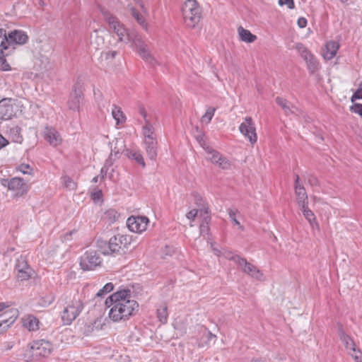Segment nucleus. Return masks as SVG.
Masks as SVG:
<instances>
[{"label":"nucleus","mask_w":362,"mask_h":362,"mask_svg":"<svg viewBox=\"0 0 362 362\" xmlns=\"http://www.w3.org/2000/svg\"><path fill=\"white\" fill-rule=\"evenodd\" d=\"M145 150L148 157L151 160H156L157 157L158 141L157 139L144 141Z\"/></svg>","instance_id":"obj_20"},{"label":"nucleus","mask_w":362,"mask_h":362,"mask_svg":"<svg viewBox=\"0 0 362 362\" xmlns=\"http://www.w3.org/2000/svg\"><path fill=\"white\" fill-rule=\"evenodd\" d=\"M8 144V141L1 134H0V149L6 146Z\"/></svg>","instance_id":"obj_57"},{"label":"nucleus","mask_w":362,"mask_h":362,"mask_svg":"<svg viewBox=\"0 0 362 362\" xmlns=\"http://www.w3.org/2000/svg\"><path fill=\"white\" fill-rule=\"evenodd\" d=\"M197 214H198V209L191 210L190 211H189L187 214V218L188 219H192L193 220L197 216Z\"/></svg>","instance_id":"obj_53"},{"label":"nucleus","mask_w":362,"mask_h":362,"mask_svg":"<svg viewBox=\"0 0 362 362\" xmlns=\"http://www.w3.org/2000/svg\"><path fill=\"white\" fill-rule=\"evenodd\" d=\"M11 50H5V52L0 53V69L2 71H7L10 69V66L7 62L5 57L8 56L11 54Z\"/></svg>","instance_id":"obj_33"},{"label":"nucleus","mask_w":362,"mask_h":362,"mask_svg":"<svg viewBox=\"0 0 362 362\" xmlns=\"http://www.w3.org/2000/svg\"><path fill=\"white\" fill-rule=\"evenodd\" d=\"M203 338L206 339V343H209L212 340H215L216 335L211 334L209 331L205 329L204 334H203Z\"/></svg>","instance_id":"obj_49"},{"label":"nucleus","mask_w":362,"mask_h":362,"mask_svg":"<svg viewBox=\"0 0 362 362\" xmlns=\"http://www.w3.org/2000/svg\"><path fill=\"white\" fill-rule=\"evenodd\" d=\"M338 334L341 341L344 343L346 349H349L353 351H356V348L353 339L347 334H346L341 324L338 325Z\"/></svg>","instance_id":"obj_18"},{"label":"nucleus","mask_w":362,"mask_h":362,"mask_svg":"<svg viewBox=\"0 0 362 362\" xmlns=\"http://www.w3.org/2000/svg\"><path fill=\"white\" fill-rule=\"evenodd\" d=\"M236 211L230 209H228V215L231 220L233 221L235 225L239 226L241 230H243V226H242L240 222L235 218Z\"/></svg>","instance_id":"obj_47"},{"label":"nucleus","mask_w":362,"mask_h":362,"mask_svg":"<svg viewBox=\"0 0 362 362\" xmlns=\"http://www.w3.org/2000/svg\"><path fill=\"white\" fill-rule=\"evenodd\" d=\"M238 33L240 40L251 43L253 42L256 39V35H253L250 30L245 29L242 26L238 28Z\"/></svg>","instance_id":"obj_24"},{"label":"nucleus","mask_w":362,"mask_h":362,"mask_svg":"<svg viewBox=\"0 0 362 362\" xmlns=\"http://www.w3.org/2000/svg\"><path fill=\"white\" fill-rule=\"evenodd\" d=\"M295 194L297 197V202H300V201H307L308 199V195L305 191V187H298L295 189Z\"/></svg>","instance_id":"obj_39"},{"label":"nucleus","mask_w":362,"mask_h":362,"mask_svg":"<svg viewBox=\"0 0 362 362\" xmlns=\"http://www.w3.org/2000/svg\"><path fill=\"white\" fill-rule=\"evenodd\" d=\"M279 4L280 6L286 5L289 9H293L295 6L293 0H279Z\"/></svg>","instance_id":"obj_48"},{"label":"nucleus","mask_w":362,"mask_h":362,"mask_svg":"<svg viewBox=\"0 0 362 362\" xmlns=\"http://www.w3.org/2000/svg\"><path fill=\"white\" fill-rule=\"evenodd\" d=\"M124 147L125 146L123 140L116 139L115 147L111 150V156L114 154L115 156H117V155L120 153L121 151L125 152Z\"/></svg>","instance_id":"obj_36"},{"label":"nucleus","mask_w":362,"mask_h":362,"mask_svg":"<svg viewBox=\"0 0 362 362\" xmlns=\"http://www.w3.org/2000/svg\"><path fill=\"white\" fill-rule=\"evenodd\" d=\"M195 200H196V203L197 204L200 206H202V208H200L199 210H198V212L199 211L200 213V215H204L205 216H209V208L208 207H206L204 206V204H202L201 203H199V202H203L202 200V198L199 196H196L195 197Z\"/></svg>","instance_id":"obj_40"},{"label":"nucleus","mask_w":362,"mask_h":362,"mask_svg":"<svg viewBox=\"0 0 362 362\" xmlns=\"http://www.w3.org/2000/svg\"><path fill=\"white\" fill-rule=\"evenodd\" d=\"M139 113L143 116L145 122H146L148 120L146 119V112L144 107L141 106L139 107Z\"/></svg>","instance_id":"obj_62"},{"label":"nucleus","mask_w":362,"mask_h":362,"mask_svg":"<svg viewBox=\"0 0 362 362\" xmlns=\"http://www.w3.org/2000/svg\"><path fill=\"white\" fill-rule=\"evenodd\" d=\"M111 156H112L110 155V156L105 160V164L103 165L105 168L107 169H109V168L112 166L113 163Z\"/></svg>","instance_id":"obj_60"},{"label":"nucleus","mask_w":362,"mask_h":362,"mask_svg":"<svg viewBox=\"0 0 362 362\" xmlns=\"http://www.w3.org/2000/svg\"><path fill=\"white\" fill-rule=\"evenodd\" d=\"M308 182L312 186H317L319 185V181L315 176L310 175L308 180Z\"/></svg>","instance_id":"obj_54"},{"label":"nucleus","mask_w":362,"mask_h":362,"mask_svg":"<svg viewBox=\"0 0 362 362\" xmlns=\"http://www.w3.org/2000/svg\"><path fill=\"white\" fill-rule=\"evenodd\" d=\"M117 54V51H108V52L103 53V55L105 56V59H114Z\"/></svg>","instance_id":"obj_52"},{"label":"nucleus","mask_w":362,"mask_h":362,"mask_svg":"<svg viewBox=\"0 0 362 362\" xmlns=\"http://www.w3.org/2000/svg\"><path fill=\"white\" fill-rule=\"evenodd\" d=\"M9 49H13L15 45H24L28 40V35L23 30H14L8 33Z\"/></svg>","instance_id":"obj_15"},{"label":"nucleus","mask_w":362,"mask_h":362,"mask_svg":"<svg viewBox=\"0 0 362 362\" xmlns=\"http://www.w3.org/2000/svg\"><path fill=\"white\" fill-rule=\"evenodd\" d=\"M11 313L12 315L8 318L3 319L4 316H0V334L13 325L18 316V310H12Z\"/></svg>","instance_id":"obj_21"},{"label":"nucleus","mask_w":362,"mask_h":362,"mask_svg":"<svg viewBox=\"0 0 362 362\" xmlns=\"http://www.w3.org/2000/svg\"><path fill=\"white\" fill-rule=\"evenodd\" d=\"M358 354H359V356H356L354 354H351V356L354 357L356 362H362V352L360 351V349H356Z\"/></svg>","instance_id":"obj_59"},{"label":"nucleus","mask_w":362,"mask_h":362,"mask_svg":"<svg viewBox=\"0 0 362 362\" xmlns=\"http://www.w3.org/2000/svg\"><path fill=\"white\" fill-rule=\"evenodd\" d=\"M105 17L110 29L117 35L118 40L124 43L129 42L132 39V34L127 31L117 18L110 13H105Z\"/></svg>","instance_id":"obj_5"},{"label":"nucleus","mask_w":362,"mask_h":362,"mask_svg":"<svg viewBox=\"0 0 362 362\" xmlns=\"http://www.w3.org/2000/svg\"><path fill=\"white\" fill-rule=\"evenodd\" d=\"M102 259L97 251L87 250L80 258V267L84 271L95 269L100 266Z\"/></svg>","instance_id":"obj_6"},{"label":"nucleus","mask_w":362,"mask_h":362,"mask_svg":"<svg viewBox=\"0 0 362 362\" xmlns=\"http://www.w3.org/2000/svg\"><path fill=\"white\" fill-rule=\"evenodd\" d=\"M210 216H204V221L199 226L200 235L204 236L209 233V222L210 221Z\"/></svg>","instance_id":"obj_37"},{"label":"nucleus","mask_w":362,"mask_h":362,"mask_svg":"<svg viewBox=\"0 0 362 362\" xmlns=\"http://www.w3.org/2000/svg\"><path fill=\"white\" fill-rule=\"evenodd\" d=\"M16 169L22 173L28 175H31L33 172V168H31L30 165L25 163L19 165Z\"/></svg>","instance_id":"obj_46"},{"label":"nucleus","mask_w":362,"mask_h":362,"mask_svg":"<svg viewBox=\"0 0 362 362\" xmlns=\"http://www.w3.org/2000/svg\"><path fill=\"white\" fill-rule=\"evenodd\" d=\"M294 187H295V189H296L298 187H303V186L300 184V180H295Z\"/></svg>","instance_id":"obj_64"},{"label":"nucleus","mask_w":362,"mask_h":362,"mask_svg":"<svg viewBox=\"0 0 362 362\" xmlns=\"http://www.w3.org/2000/svg\"><path fill=\"white\" fill-rule=\"evenodd\" d=\"M148 222L146 216H131L127 221V226L131 231L141 233L146 229Z\"/></svg>","instance_id":"obj_13"},{"label":"nucleus","mask_w":362,"mask_h":362,"mask_svg":"<svg viewBox=\"0 0 362 362\" xmlns=\"http://www.w3.org/2000/svg\"><path fill=\"white\" fill-rule=\"evenodd\" d=\"M1 183L7 187L9 190L13 191L15 196L19 197L25 194L28 190V187L23 178L13 177L11 179H3Z\"/></svg>","instance_id":"obj_8"},{"label":"nucleus","mask_w":362,"mask_h":362,"mask_svg":"<svg viewBox=\"0 0 362 362\" xmlns=\"http://www.w3.org/2000/svg\"><path fill=\"white\" fill-rule=\"evenodd\" d=\"M12 310H18L17 309H9L8 310L4 311L3 313H1L0 315V316H4V319L8 318L12 315V313H11Z\"/></svg>","instance_id":"obj_58"},{"label":"nucleus","mask_w":362,"mask_h":362,"mask_svg":"<svg viewBox=\"0 0 362 362\" xmlns=\"http://www.w3.org/2000/svg\"><path fill=\"white\" fill-rule=\"evenodd\" d=\"M230 260L234 261L239 267H241L243 272L250 275L251 277L262 279L263 274L253 264L248 262L245 259L242 258L239 256H233L229 257Z\"/></svg>","instance_id":"obj_9"},{"label":"nucleus","mask_w":362,"mask_h":362,"mask_svg":"<svg viewBox=\"0 0 362 362\" xmlns=\"http://www.w3.org/2000/svg\"><path fill=\"white\" fill-rule=\"evenodd\" d=\"M275 100L276 103L282 107V109L284 110L286 115L293 112V111L291 109L292 107L290 106L289 102L287 101L286 99L277 97L276 98Z\"/></svg>","instance_id":"obj_32"},{"label":"nucleus","mask_w":362,"mask_h":362,"mask_svg":"<svg viewBox=\"0 0 362 362\" xmlns=\"http://www.w3.org/2000/svg\"><path fill=\"white\" fill-rule=\"evenodd\" d=\"M15 100L5 98L0 100V120H8L16 115Z\"/></svg>","instance_id":"obj_11"},{"label":"nucleus","mask_w":362,"mask_h":362,"mask_svg":"<svg viewBox=\"0 0 362 362\" xmlns=\"http://www.w3.org/2000/svg\"><path fill=\"white\" fill-rule=\"evenodd\" d=\"M138 52L140 57L145 60L146 62L154 65L156 63V60L152 57L150 51L148 49L147 45L145 44L144 45H141V47L138 48Z\"/></svg>","instance_id":"obj_25"},{"label":"nucleus","mask_w":362,"mask_h":362,"mask_svg":"<svg viewBox=\"0 0 362 362\" xmlns=\"http://www.w3.org/2000/svg\"><path fill=\"white\" fill-rule=\"evenodd\" d=\"M112 115L115 119L117 124H122L126 120V117L124 116L123 112L121 110V108L115 105H113V108L112 110Z\"/></svg>","instance_id":"obj_30"},{"label":"nucleus","mask_w":362,"mask_h":362,"mask_svg":"<svg viewBox=\"0 0 362 362\" xmlns=\"http://www.w3.org/2000/svg\"><path fill=\"white\" fill-rule=\"evenodd\" d=\"M239 127L240 133L248 139L251 144L257 142V136L255 123L250 117H246Z\"/></svg>","instance_id":"obj_10"},{"label":"nucleus","mask_w":362,"mask_h":362,"mask_svg":"<svg viewBox=\"0 0 362 362\" xmlns=\"http://www.w3.org/2000/svg\"><path fill=\"white\" fill-rule=\"evenodd\" d=\"M9 137L13 142L21 144L23 140L21 128L18 126L12 127L9 131Z\"/></svg>","instance_id":"obj_28"},{"label":"nucleus","mask_w":362,"mask_h":362,"mask_svg":"<svg viewBox=\"0 0 362 362\" xmlns=\"http://www.w3.org/2000/svg\"><path fill=\"white\" fill-rule=\"evenodd\" d=\"M105 305L110 308L109 317L115 322L129 319L139 307L138 303L132 299L129 289H124L114 293L106 299Z\"/></svg>","instance_id":"obj_1"},{"label":"nucleus","mask_w":362,"mask_h":362,"mask_svg":"<svg viewBox=\"0 0 362 362\" xmlns=\"http://www.w3.org/2000/svg\"><path fill=\"white\" fill-rule=\"evenodd\" d=\"M63 182L64 187L69 190H74L76 188V184L69 176L63 177Z\"/></svg>","instance_id":"obj_42"},{"label":"nucleus","mask_w":362,"mask_h":362,"mask_svg":"<svg viewBox=\"0 0 362 362\" xmlns=\"http://www.w3.org/2000/svg\"><path fill=\"white\" fill-rule=\"evenodd\" d=\"M168 307L163 303L157 309V317L161 323L165 324L168 321Z\"/></svg>","instance_id":"obj_31"},{"label":"nucleus","mask_w":362,"mask_h":362,"mask_svg":"<svg viewBox=\"0 0 362 362\" xmlns=\"http://www.w3.org/2000/svg\"><path fill=\"white\" fill-rule=\"evenodd\" d=\"M108 169L103 166V168L100 170V176L101 179H104L107 173Z\"/></svg>","instance_id":"obj_61"},{"label":"nucleus","mask_w":362,"mask_h":362,"mask_svg":"<svg viewBox=\"0 0 362 362\" xmlns=\"http://www.w3.org/2000/svg\"><path fill=\"white\" fill-rule=\"evenodd\" d=\"M356 99H362V95H361V93L359 92L358 89L356 90V92L353 94V95L351 98V102H354Z\"/></svg>","instance_id":"obj_56"},{"label":"nucleus","mask_w":362,"mask_h":362,"mask_svg":"<svg viewBox=\"0 0 362 362\" xmlns=\"http://www.w3.org/2000/svg\"><path fill=\"white\" fill-rule=\"evenodd\" d=\"M303 216L308 220L312 228L316 226L317 228H319V225L316 221L315 216L311 210L305 211V213H303Z\"/></svg>","instance_id":"obj_35"},{"label":"nucleus","mask_w":362,"mask_h":362,"mask_svg":"<svg viewBox=\"0 0 362 362\" xmlns=\"http://www.w3.org/2000/svg\"><path fill=\"white\" fill-rule=\"evenodd\" d=\"M296 49L298 50L301 57L304 59H308L310 56L312 55V54L302 44H298L296 45Z\"/></svg>","instance_id":"obj_45"},{"label":"nucleus","mask_w":362,"mask_h":362,"mask_svg":"<svg viewBox=\"0 0 362 362\" xmlns=\"http://www.w3.org/2000/svg\"><path fill=\"white\" fill-rule=\"evenodd\" d=\"M131 243V238L126 235L117 234L112 237L108 242L98 240V246L104 249V255L117 254L122 255L126 252L128 245Z\"/></svg>","instance_id":"obj_2"},{"label":"nucleus","mask_w":362,"mask_h":362,"mask_svg":"<svg viewBox=\"0 0 362 362\" xmlns=\"http://www.w3.org/2000/svg\"><path fill=\"white\" fill-rule=\"evenodd\" d=\"M83 309V303L80 299L74 298L61 313L64 325H69L76 319Z\"/></svg>","instance_id":"obj_4"},{"label":"nucleus","mask_w":362,"mask_h":362,"mask_svg":"<svg viewBox=\"0 0 362 362\" xmlns=\"http://www.w3.org/2000/svg\"><path fill=\"white\" fill-rule=\"evenodd\" d=\"M23 326L29 331H36L39 329V320L33 315H27L22 319Z\"/></svg>","instance_id":"obj_19"},{"label":"nucleus","mask_w":362,"mask_h":362,"mask_svg":"<svg viewBox=\"0 0 362 362\" xmlns=\"http://www.w3.org/2000/svg\"><path fill=\"white\" fill-rule=\"evenodd\" d=\"M204 150L207 153L211 155V156L208 158L211 163L217 164L223 170H228L230 168V161L218 151L214 150L211 146L204 147Z\"/></svg>","instance_id":"obj_14"},{"label":"nucleus","mask_w":362,"mask_h":362,"mask_svg":"<svg viewBox=\"0 0 362 362\" xmlns=\"http://www.w3.org/2000/svg\"><path fill=\"white\" fill-rule=\"evenodd\" d=\"M132 34V39L130 42H132L134 45L138 49L141 47V45H144L145 43L141 40V37L134 33H130Z\"/></svg>","instance_id":"obj_44"},{"label":"nucleus","mask_w":362,"mask_h":362,"mask_svg":"<svg viewBox=\"0 0 362 362\" xmlns=\"http://www.w3.org/2000/svg\"><path fill=\"white\" fill-rule=\"evenodd\" d=\"M215 110L216 109L214 107H209L206 110L205 114L202 117L201 122L203 123L209 124L214 115Z\"/></svg>","instance_id":"obj_38"},{"label":"nucleus","mask_w":362,"mask_h":362,"mask_svg":"<svg viewBox=\"0 0 362 362\" xmlns=\"http://www.w3.org/2000/svg\"><path fill=\"white\" fill-rule=\"evenodd\" d=\"M90 44L95 49H103L105 45V40L99 31L95 30L90 35Z\"/></svg>","instance_id":"obj_23"},{"label":"nucleus","mask_w":362,"mask_h":362,"mask_svg":"<svg viewBox=\"0 0 362 362\" xmlns=\"http://www.w3.org/2000/svg\"><path fill=\"white\" fill-rule=\"evenodd\" d=\"M298 204L299 207L301 209L303 214L305 213V211L307 210H310L308 208V200L305 202L300 201V202H298Z\"/></svg>","instance_id":"obj_50"},{"label":"nucleus","mask_w":362,"mask_h":362,"mask_svg":"<svg viewBox=\"0 0 362 362\" xmlns=\"http://www.w3.org/2000/svg\"><path fill=\"white\" fill-rule=\"evenodd\" d=\"M17 270V277L21 281H25L30 279L33 274V269L30 267L28 262L23 258L18 259L16 264Z\"/></svg>","instance_id":"obj_16"},{"label":"nucleus","mask_w":362,"mask_h":362,"mask_svg":"<svg viewBox=\"0 0 362 362\" xmlns=\"http://www.w3.org/2000/svg\"><path fill=\"white\" fill-rule=\"evenodd\" d=\"M182 13L185 25L191 28H194L202 18L201 9L196 0H187L182 7Z\"/></svg>","instance_id":"obj_3"},{"label":"nucleus","mask_w":362,"mask_h":362,"mask_svg":"<svg viewBox=\"0 0 362 362\" xmlns=\"http://www.w3.org/2000/svg\"><path fill=\"white\" fill-rule=\"evenodd\" d=\"M9 49L8 34L6 30L0 29V53L5 52V50Z\"/></svg>","instance_id":"obj_29"},{"label":"nucleus","mask_w":362,"mask_h":362,"mask_svg":"<svg viewBox=\"0 0 362 362\" xmlns=\"http://www.w3.org/2000/svg\"><path fill=\"white\" fill-rule=\"evenodd\" d=\"M155 129L149 121H146V124L143 127V134L144 136V141L156 139L155 135Z\"/></svg>","instance_id":"obj_27"},{"label":"nucleus","mask_w":362,"mask_h":362,"mask_svg":"<svg viewBox=\"0 0 362 362\" xmlns=\"http://www.w3.org/2000/svg\"><path fill=\"white\" fill-rule=\"evenodd\" d=\"M45 139L53 146H57L61 142L59 133L53 128L46 127L44 132Z\"/></svg>","instance_id":"obj_17"},{"label":"nucleus","mask_w":362,"mask_h":362,"mask_svg":"<svg viewBox=\"0 0 362 362\" xmlns=\"http://www.w3.org/2000/svg\"><path fill=\"white\" fill-rule=\"evenodd\" d=\"M103 193L101 190H96L91 194V197L94 201L100 200L102 198Z\"/></svg>","instance_id":"obj_51"},{"label":"nucleus","mask_w":362,"mask_h":362,"mask_svg":"<svg viewBox=\"0 0 362 362\" xmlns=\"http://www.w3.org/2000/svg\"><path fill=\"white\" fill-rule=\"evenodd\" d=\"M305 60L306 61L308 69L311 72H314L317 69L318 64L313 54Z\"/></svg>","instance_id":"obj_41"},{"label":"nucleus","mask_w":362,"mask_h":362,"mask_svg":"<svg viewBox=\"0 0 362 362\" xmlns=\"http://www.w3.org/2000/svg\"><path fill=\"white\" fill-rule=\"evenodd\" d=\"M83 100V89L80 81H77L73 86L72 93L68 101L69 108L74 111L80 110L81 101Z\"/></svg>","instance_id":"obj_12"},{"label":"nucleus","mask_w":362,"mask_h":362,"mask_svg":"<svg viewBox=\"0 0 362 362\" xmlns=\"http://www.w3.org/2000/svg\"><path fill=\"white\" fill-rule=\"evenodd\" d=\"M339 49L337 42L331 41L326 44L325 50L323 52V57L327 60H330L334 57Z\"/></svg>","instance_id":"obj_22"},{"label":"nucleus","mask_w":362,"mask_h":362,"mask_svg":"<svg viewBox=\"0 0 362 362\" xmlns=\"http://www.w3.org/2000/svg\"><path fill=\"white\" fill-rule=\"evenodd\" d=\"M132 16L136 20V21L144 28L146 29L147 23L145 21L144 16L134 8H131Z\"/></svg>","instance_id":"obj_34"},{"label":"nucleus","mask_w":362,"mask_h":362,"mask_svg":"<svg viewBox=\"0 0 362 362\" xmlns=\"http://www.w3.org/2000/svg\"><path fill=\"white\" fill-rule=\"evenodd\" d=\"M297 23H298V25L300 28H303L305 27H306L307 25V20L305 18H299L298 21H297Z\"/></svg>","instance_id":"obj_55"},{"label":"nucleus","mask_w":362,"mask_h":362,"mask_svg":"<svg viewBox=\"0 0 362 362\" xmlns=\"http://www.w3.org/2000/svg\"><path fill=\"white\" fill-rule=\"evenodd\" d=\"M125 155L130 159L134 160L136 163L141 165L143 168L146 166L143 156L139 151H134L129 149H125Z\"/></svg>","instance_id":"obj_26"},{"label":"nucleus","mask_w":362,"mask_h":362,"mask_svg":"<svg viewBox=\"0 0 362 362\" xmlns=\"http://www.w3.org/2000/svg\"><path fill=\"white\" fill-rule=\"evenodd\" d=\"M28 351L33 358L48 356L52 349V344L46 340L41 339L33 341L28 346Z\"/></svg>","instance_id":"obj_7"},{"label":"nucleus","mask_w":362,"mask_h":362,"mask_svg":"<svg viewBox=\"0 0 362 362\" xmlns=\"http://www.w3.org/2000/svg\"><path fill=\"white\" fill-rule=\"evenodd\" d=\"M196 138H197V141L199 143V144L202 145V141H204L203 135H201V134L198 135V136H197Z\"/></svg>","instance_id":"obj_63"},{"label":"nucleus","mask_w":362,"mask_h":362,"mask_svg":"<svg viewBox=\"0 0 362 362\" xmlns=\"http://www.w3.org/2000/svg\"><path fill=\"white\" fill-rule=\"evenodd\" d=\"M114 288V286L112 283H107L106 284L103 288L98 291V292L96 293V296L101 297L105 294H107V293H110L112 291Z\"/></svg>","instance_id":"obj_43"}]
</instances>
